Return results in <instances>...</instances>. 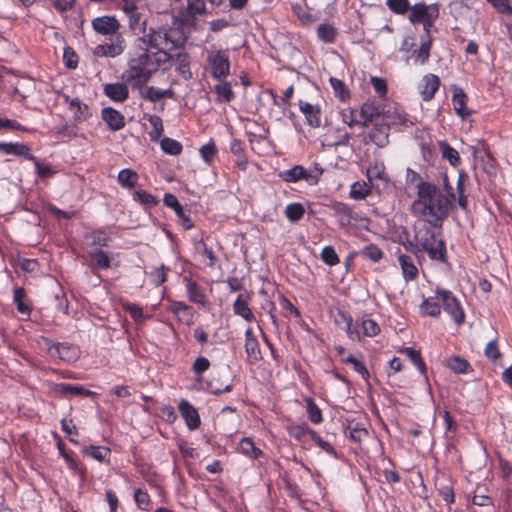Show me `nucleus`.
<instances>
[{
    "mask_svg": "<svg viewBox=\"0 0 512 512\" xmlns=\"http://www.w3.org/2000/svg\"><path fill=\"white\" fill-rule=\"evenodd\" d=\"M455 199L454 192L443 193L436 185L420 181L417 184V199L412 203V212L434 227H440L449 215Z\"/></svg>",
    "mask_w": 512,
    "mask_h": 512,
    "instance_id": "obj_1",
    "label": "nucleus"
},
{
    "mask_svg": "<svg viewBox=\"0 0 512 512\" xmlns=\"http://www.w3.org/2000/svg\"><path fill=\"white\" fill-rule=\"evenodd\" d=\"M171 60L172 55L170 53L162 51L154 52L135 41L129 53L128 80L132 81L134 85L142 86L146 84L151 76L160 68L167 69L166 64Z\"/></svg>",
    "mask_w": 512,
    "mask_h": 512,
    "instance_id": "obj_2",
    "label": "nucleus"
},
{
    "mask_svg": "<svg viewBox=\"0 0 512 512\" xmlns=\"http://www.w3.org/2000/svg\"><path fill=\"white\" fill-rule=\"evenodd\" d=\"M416 245L412 249L417 256L426 252L432 261L445 262L446 247L444 241L428 226L419 229L415 235Z\"/></svg>",
    "mask_w": 512,
    "mask_h": 512,
    "instance_id": "obj_3",
    "label": "nucleus"
},
{
    "mask_svg": "<svg viewBox=\"0 0 512 512\" xmlns=\"http://www.w3.org/2000/svg\"><path fill=\"white\" fill-rule=\"evenodd\" d=\"M140 45L151 49L154 52H168L177 47V41L172 37L171 32L163 27L144 29L143 35L138 37Z\"/></svg>",
    "mask_w": 512,
    "mask_h": 512,
    "instance_id": "obj_4",
    "label": "nucleus"
},
{
    "mask_svg": "<svg viewBox=\"0 0 512 512\" xmlns=\"http://www.w3.org/2000/svg\"><path fill=\"white\" fill-rule=\"evenodd\" d=\"M207 65L211 76L217 80L225 79L230 73V61L228 50H209Z\"/></svg>",
    "mask_w": 512,
    "mask_h": 512,
    "instance_id": "obj_5",
    "label": "nucleus"
},
{
    "mask_svg": "<svg viewBox=\"0 0 512 512\" xmlns=\"http://www.w3.org/2000/svg\"><path fill=\"white\" fill-rule=\"evenodd\" d=\"M323 170L315 167L311 170H306L301 165H296L288 170L279 172L278 177L288 183H295L300 180H305L309 185H315L318 183Z\"/></svg>",
    "mask_w": 512,
    "mask_h": 512,
    "instance_id": "obj_6",
    "label": "nucleus"
},
{
    "mask_svg": "<svg viewBox=\"0 0 512 512\" xmlns=\"http://www.w3.org/2000/svg\"><path fill=\"white\" fill-rule=\"evenodd\" d=\"M439 9L437 5L415 4L410 8L409 20L411 23H423L425 31L428 33L434 21L438 18Z\"/></svg>",
    "mask_w": 512,
    "mask_h": 512,
    "instance_id": "obj_7",
    "label": "nucleus"
},
{
    "mask_svg": "<svg viewBox=\"0 0 512 512\" xmlns=\"http://www.w3.org/2000/svg\"><path fill=\"white\" fill-rule=\"evenodd\" d=\"M436 299L441 302L444 311L451 316L457 325H460L464 322V311L461 308L459 301L451 291L437 290Z\"/></svg>",
    "mask_w": 512,
    "mask_h": 512,
    "instance_id": "obj_8",
    "label": "nucleus"
},
{
    "mask_svg": "<svg viewBox=\"0 0 512 512\" xmlns=\"http://www.w3.org/2000/svg\"><path fill=\"white\" fill-rule=\"evenodd\" d=\"M206 0H188L187 6L183 11H180V22L182 25L190 26L195 22L197 15L206 13Z\"/></svg>",
    "mask_w": 512,
    "mask_h": 512,
    "instance_id": "obj_9",
    "label": "nucleus"
},
{
    "mask_svg": "<svg viewBox=\"0 0 512 512\" xmlns=\"http://www.w3.org/2000/svg\"><path fill=\"white\" fill-rule=\"evenodd\" d=\"M124 50L125 41L121 36L117 35L110 40V43L98 45L96 47L95 53L98 56L116 57L122 54Z\"/></svg>",
    "mask_w": 512,
    "mask_h": 512,
    "instance_id": "obj_10",
    "label": "nucleus"
},
{
    "mask_svg": "<svg viewBox=\"0 0 512 512\" xmlns=\"http://www.w3.org/2000/svg\"><path fill=\"white\" fill-rule=\"evenodd\" d=\"M440 86V79L434 74L425 75L419 83V93L424 101H430Z\"/></svg>",
    "mask_w": 512,
    "mask_h": 512,
    "instance_id": "obj_11",
    "label": "nucleus"
},
{
    "mask_svg": "<svg viewBox=\"0 0 512 512\" xmlns=\"http://www.w3.org/2000/svg\"><path fill=\"white\" fill-rule=\"evenodd\" d=\"M50 353L53 356H57L59 359L73 362L79 357L78 347L68 343H57L50 348Z\"/></svg>",
    "mask_w": 512,
    "mask_h": 512,
    "instance_id": "obj_12",
    "label": "nucleus"
},
{
    "mask_svg": "<svg viewBox=\"0 0 512 512\" xmlns=\"http://www.w3.org/2000/svg\"><path fill=\"white\" fill-rule=\"evenodd\" d=\"M390 126L385 120L374 122V128L369 133L370 140L378 147H384L388 144Z\"/></svg>",
    "mask_w": 512,
    "mask_h": 512,
    "instance_id": "obj_13",
    "label": "nucleus"
},
{
    "mask_svg": "<svg viewBox=\"0 0 512 512\" xmlns=\"http://www.w3.org/2000/svg\"><path fill=\"white\" fill-rule=\"evenodd\" d=\"M0 152L8 155L23 156L27 160H35L30 148L24 143L0 142Z\"/></svg>",
    "mask_w": 512,
    "mask_h": 512,
    "instance_id": "obj_14",
    "label": "nucleus"
},
{
    "mask_svg": "<svg viewBox=\"0 0 512 512\" xmlns=\"http://www.w3.org/2000/svg\"><path fill=\"white\" fill-rule=\"evenodd\" d=\"M361 117L364 119L362 125L368 126L369 123L382 121L383 114L381 107L374 101L365 102L361 107Z\"/></svg>",
    "mask_w": 512,
    "mask_h": 512,
    "instance_id": "obj_15",
    "label": "nucleus"
},
{
    "mask_svg": "<svg viewBox=\"0 0 512 512\" xmlns=\"http://www.w3.org/2000/svg\"><path fill=\"white\" fill-rule=\"evenodd\" d=\"M179 411L189 429L194 430L199 427L201 421L197 410L187 401L182 399L179 403Z\"/></svg>",
    "mask_w": 512,
    "mask_h": 512,
    "instance_id": "obj_16",
    "label": "nucleus"
},
{
    "mask_svg": "<svg viewBox=\"0 0 512 512\" xmlns=\"http://www.w3.org/2000/svg\"><path fill=\"white\" fill-rule=\"evenodd\" d=\"M250 299L251 297L249 293L239 294L233 304L234 313L248 322H252L254 320V314L249 308Z\"/></svg>",
    "mask_w": 512,
    "mask_h": 512,
    "instance_id": "obj_17",
    "label": "nucleus"
},
{
    "mask_svg": "<svg viewBox=\"0 0 512 512\" xmlns=\"http://www.w3.org/2000/svg\"><path fill=\"white\" fill-rule=\"evenodd\" d=\"M300 111L304 114L307 123L313 127L318 128L321 126V110L319 106L312 105L308 102L299 101Z\"/></svg>",
    "mask_w": 512,
    "mask_h": 512,
    "instance_id": "obj_18",
    "label": "nucleus"
},
{
    "mask_svg": "<svg viewBox=\"0 0 512 512\" xmlns=\"http://www.w3.org/2000/svg\"><path fill=\"white\" fill-rule=\"evenodd\" d=\"M467 95L462 88L457 86L453 87V105L456 114L462 119H466L472 113L470 109L466 107Z\"/></svg>",
    "mask_w": 512,
    "mask_h": 512,
    "instance_id": "obj_19",
    "label": "nucleus"
},
{
    "mask_svg": "<svg viewBox=\"0 0 512 512\" xmlns=\"http://www.w3.org/2000/svg\"><path fill=\"white\" fill-rule=\"evenodd\" d=\"M173 65L176 66L177 71L184 79L187 80L192 77L189 56L186 52H178L175 56L172 55V60L166 64V67L169 68Z\"/></svg>",
    "mask_w": 512,
    "mask_h": 512,
    "instance_id": "obj_20",
    "label": "nucleus"
},
{
    "mask_svg": "<svg viewBox=\"0 0 512 512\" xmlns=\"http://www.w3.org/2000/svg\"><path fill=\"white\" fill-rule=\"evenodd\" d=\"M93 28L103 35L114 34L118 28L119 23L115 17L102 16L93 20Z\"/></svg>",
    "mask_w": 512,
    "mask_h": 512,
    "instance_id": "obj_21",
    "label": "nucleus"
},
{
    "mask_svg": "<svg viewBox=\"0 0 512 512\" xmlns=\"http://www.w3.org/2000/svg\"><path fill=\"white\" fill-rule=\"evenodd\" d=\"M104 94L115 102H123L128 98L129 90L124 83H110L104 86Z\"/></svg>",
    "mask_w": 512,
    "mask_h": 512,
    "instance_id": "obj_22",
    "label": "nucleus"
},
{
    "mask_svg": "<svg viewBox=\"0 0 512 512\" xmlns=\"http://www.w3.org/2000/svg\"><path fill=\"white\" fill-rule=\"evenodd\" d=\"M245 352L250 361H258L261 359V351L256 336L253 334L252 329L248 328L245 331Z\"/></svg>",
    "mask_w": 512,
    "mask_h": 512,
    "instance_id": "obj_23",
    "label": "nucleus"
},
{
    "mask_svg": "<svg viewBox=\"0 0 512 512\" xmlns=\"http://www.w3.org/2000/svg\"><path fill=\"white\" fill-rule=\"evenodd\" d=\"M54 392L62 396H84L89 397L95 395V392L85 389L80 385H71L67 383H59L54 387Z\"/></svg>",
    "mask_w": 512,
    "mask_h": 512,
    "instance_id": "obj_24",
    "label": "nucleus"
},
{
    "mask_svg": "<svg viewBox=\"0 0 512 512\" xmlns=\"http://www.w3.org/2000/svg\"><path fill=\"white\" fill-rule=\"evenodd\" d=\"M102 118L113 131H118L125 125L124 116L119 111L110 107L102 110Z\"/></svg>",
    "mask_w": 512,
    "mask_h": 512,
    "instance_id": "obj_25",
    "label": "nucleus"
},
{
    "mask_svg": "<svg viewBox=\"0 0 512 512\" xmlns=\"http://www.w3.org/2000/svg\"><path fill=\"white\" fill-rule=\"evenodd\" d=\"M398 262L402 269L403 277L406 281H412L416 279L418 275V269L410 256L400 254L398 256Z\"/></svg>",
    "mask_w": 512,
    "mask_h": 512,
    "instance_id": "obj_26",
    "label": "nucleus"
},
{
    "mask_svg": "<svg viewBox=\"0 0 512 512\" xmlns=\"http://www.w3.org/2000/svg\"><path fill=\"white\" fill-rule=\"evenodd\" d=\"M383 120L386 121V123H389L390 125H403V126H412L413 122L407 118V115L404 113H401L398 110H388L386 113L383 114Z\"/></svg>",
    "mask_w": 512,
    "mask_h": 512,
    "instance_id": "obj_27",
    "label": "nucleus"
},
{
    "mask_svg": "<svg viewBox=\"0 0 512 512\" xmlns=\"http://www.w3.org/2000/svg\"><path fill=\"white\" fill-rule=\"evenodd\" d=\"M13 301L16 304L18 312L26 315L30 314L31 306L26 300L25 290L22 287L14 288Z\"/></svg>",
    "mask_w": 512,
    "mask_h": 512,
    "instance_id": "obj_28",
    "label": "nucleus"
},
{
    "mask_svg": "<svg viewBox=\"0 0 512 512\" xmlns=\"http://www.w3.org/2000/svg\"><path fill=\"white\" fill-rule=\"evenodd\" d=\"M439 150L442 158L447 160L452 166L456 167L460 163V157L457 150L450 146L446 141L439 142Z\"/></svg>",
    "mask_w": 512,
    "mask_h": 512,
    "instance_id": "obj_29",
    "label": "nucleus"
},
{
    "mask_svg": "<svg viewBox=\"0 0 512 512\" xmlns=\"http://www.w3.org/2000/svg\"><path fill=\"white\" fill-rule=\"evenodd\" d=\"M186 288L189 300L191 302L199 304L202 307H205L207 305L205 295L202 293L201 289L195 282L187 281Z\"/></svg>",
    "mask_w": 512,
    "mask_h": 512,
    "instance_id": "obj_30",
    "label": "nucleus"
},
{
    "mask_svg": "<svg viewBox=\"0 0 512 512\" xmlns=\"http://www.w3.org/2000/svg\"><path fill=\"white\" fill-rule=\"evenodd\" d=\"M69 109L73 113L76 121H84L89 116V107L81 103L77 98L69 101Z\"/></svg>",
    "mask_w": 512,
    "mask_h": 512,
    "instance_id": "obj_31",
    "label": "nucleus"
},
{
    "mask_svg": "<svg viewBox=\"0 0 512 512\" xmlns=\"http://www.w3.org/2000/svg\"><path fill=\"white\" fill-rule=\"evenodd\" d=\"M335 215L338 217L341 225H349L352 220V210L344 203L338 202L333 206Z\"/></svg>",
    "mask_w": 512,
    "mask_h": 512,
    "instance_id": "obj_32",
    "label": "nucleus"
},
{
    "mask_svg": "<svg viewBox=\"0 0 512 512\" xmlns=\"http://www.w3.org/2000/svg\"><path fill=\"white\" fill-rule=\"evenodd\" d=\"M337 30L330 24H320L317 28V35L325 43H333L337 36Z\"/></svg>",
    "mask_w": 512,
    "mask_h": 512,
    "instance_id": "obj_33",
    "label": "nucleus"
},
{
    "mask_svg": "<svg viewBox=\"0 0 512 512\" xmlns=\"http://www.w3.org/2000/svg\"><path fill=\"white\" fill-rule=\"evenodd\" d=\"M420 309L424 315L437 317L441 313V302L437 299L434 301L433 298H428L422 302Z\"/></svg>",
    "mask_w": 512,
    "mask_h": 512,
    "instance_id": "obj_34",
    "label": "nucleus"
},
{
    "mask_svg": "<svg viewBox=\"0 0 512 512\" xmlns=\"http://www.w3.org/2000/svg\"><path fill=\"white\" fill-rule=\"evenodd\" d=\"M214 90L219 102H230L234 98V93L229 82H221L215 85Z\"/></svg>",
    "mask_w": 512,
    "mask_h": 512,
    "instance_id": "obj_35",
    "label": "nucleus"
},
{
    "mask_svg": "<svg viewBox=\"0 0 512 512\" xmlns=\"http://www.w3.org/2000/svg\"><path fill=\"white\" fill-rule=\"evenodd\" d=\"M138 180V174L132 169H123L118 174V182L127 188L135 186Z\"/></svg>",
    "mask_w": 512,
    "mask_h": 512,
    "instance_id": "obj_36",
    "label": "nucleus"
},
{
    "mask_svg": "<svg viewBox=\"0 0 512 512\" xmlns=\"http://www.w3.org/2000/svg\"><path fill=\"white\" fill-rule=\"evenodd\" d=\"M304 208L300 203L288 204L285 208V216L291 222H298L304 215Z\"/></svg>",
    "mask_w": 512,
    "mask_h": 512,
    "instance_id": "obj_37",
    "label": "nucleus"
},
{
    "mask_svg": "<svg viewBox=\"0 0 512 512\" xmlns=\"http://www.w3.org/2000/svg\"><path fill=\"white\" fill-rule=\"evenodd\" d=\"M161 149L169 155H179L182 152V145L177 140L165 137L160 142Z\"/></svg>",
    "mask_w": 512,
    "mask_h": 512,
    "instance_id": "obj_38",
    "label": "nucleus"
},
{
    "mask_svg": "<svg viewBox=\"0 0 512 512\" xmlns=\"http://www.w3.org/2000/svg\"><path fill=\"white\" fill-rule=\"evenodd\" d=\"M92 261L100 269H108L110 267V259L102 249H95L90 253Z\"/></svg>",
    "mask_w": 512,
    "mask_h": 512,
    "instance_id": "obj_39",
    "label": "nucleus"
},
{
    "mask_svg": "<svg viewBox=\"0 0 512 512\" xmlns=\"http://www.w3.org/2000/svg\"><path fill=\"white\" fill-rule=\"evenodd\" d=\"M339 316L343 318V323H344L343 329L346 331L348 337L352 340H359L360 334L356 328H353L352 317L350 315H348L346 312L341 311V310L339 311Z\"/></svg>",
    "mask_w": 512,
    "mask_h": 512,
    "instance_id": "obj_40",
    "label": "nucleus"
},
{
    "mask_svg": "<svg viewBox=\"0 0 512 512\" xmlns=\"http://www.w3.org/2000/svg\"><path fill=\"white\" fill-rule=\"evenodd\" d=\"M152 131L149 132L151 140L156 141L163 133L162 119L158 115H150L148 118Z\"/></svg>",
    "mask_w": 512,
    "mask_h": 512,
    "instance_id": "obj_41",
    "label": "nucleus"
},
{
    "mask_svg": "<svg viewBox=\"0 0 512 512\" xmlns=\"http://www.w3.org/2000/svg\"><path fill=\"white\" fill-rule=\"evenodd\" d=\"M305 402L309 420L315 424L320 423L322 421V413L314 400L312 398H306Z\"/></svg>",
    "mask_w": 512,
    "mask_h": 512,
    "instance_id": "obj_42",
    "label": "nucleus"
},
{
    "mask_svg": "<svg viewBox=\"0 0 512 512\" xmlns=\"http://www.w3.org/2000/svg\"><path fill=\"white\" fill-rule=\"evenodd\" d=\"M343 361L347 364H351L353 369L359 373L363 379H368L369 372L361 360L355 358L353 355H348Z\"/></svg>",
    "mask_w": 512,
    "mask_h": 512,
    "instance_id": "obj_43",
    "label": "nucleus"
},
{
    "mask_svg": "<svg viewBox=\"0 0 512 512\" xmlns=\"http://www.w3.org/2000/svg\"><path fill=\"white\" fill-rule=\"evenodd\" d=\"M163 202L167 207L172 208L178 217H182L184 210L177 197L171 193H166Z\"/></svg>",
    "mask_w": 512,
    "mask_h": 512,
    "instance_id": "obj_44",
    "label": "nucleus"
},
{
    "mask_svg": "<svg viewBox=\"0 0 512 512\" xmlns=\"http://www.w3.org/2000/svg\"><path fill=\"white\" fill-rule=\"evenodd\" d=\"M369 189L365 183H354L350 189V197L355 200H362L369 194Z\"/></svg>",
    "mask_w": 512,
    "mask_h": 512,
    "instance_id": "obj_45",
    "label": "nucleus"
},
{
    "mask_svg": "<svg viewBox=\"0 0 512 512\" xmlns=\"http://www.w3.org/2000/svg\"><path fill=\"white\" fill-rule=\"evenodd\" d=\"M322 261L330 266H334L339 263V257L332 246H326L321 252Z\"/></svg>",
    "mask_w": 512,
    "mask_h": 512,
    "instance_id": "obj_46",
    "label": "nucleus"
},
{
    "mask_svg": "<svg viewBox=\"0 0 512 512\" xmlns=\"http://www.w3.org/2000/svg\"><path fill=\"white\" fill-rule=\"evenodd\" d=\"M406 355L409 357V359L412 361V363L422 372L425 373L426 366L421 358V354L419 351L408 347L405 349Z\"/></svg>",
    "mask_w": 512,
    "mask_h": 512,
    "instance_id": "obj_47",
    "label": "nucleus"
},
{
    "mask_svg": "<svg viewBox=\"0 0 512 512\" xmlns=\"http://www.w3.org/2000/svg\"><path fill=\"white\" fill-rule=\"evenodd\" d=\"M387 6L397 14H404L411 8L408 0H387Z\"/></svg>",
    "mask_w": 512,
    "mask_h": 512,
    "instance_id": "obj_48",
    "label": "nucleus"
},
{
    "mask_svg": "<svg viewBox=\"0 0 512 512\" xmlns=\"http://www.w3.org/2000/svg\"><path fill=\"white\" fill-rule=\"evenodd\" d=\"M134 199L136 201H139L141 204L152 207L157 204L156 198L151 195L150 193L144 191V190H138L134 193Z\"/></svg>",
    "mask_w": 512,
    "mask_h": 512,
    "instance_id": "obj_49",
    "label": "nucleus"
},
{
    "mask_svg": "<svg viewBox=\"0 0 512 512\" xmlns=\"http://www.w3.org/2000/svg\"><path fill=\"white\" fill-rule=\"evenodd\" d=\"M167 95L171 96L172 95V91L171 90H161V89H158V88H155V87H148L146 89V97L151 102H157V101H159L160 99L164 98Z\"/></svg>",
    "mask_w": 512,
    "mask_h": 512,
    "instance_id": "obj_50",
    "label": "nucleus"
},
{
    "mask_svg": "<svg viewBox=\"0 0 512 512\" xmlns=\"http://www.w3.org/2000/svg\"><path fill=\"white\" fill-rule=\"evenodd\" d=\"M361 254L367 258V259H370L372 260L373 262H378L382 256H383V253L382 251L380 250V248H378L377 246L375 245H369L367 247H365L362 251H361Z\"/></svg>",
    "mask_w": 512,
    "mask_h": 512,
    "instance_id": "obj_51",
    "label": "nucleus"
},
{
    "mask_svg": "<svg viewBox=\"0 0 512 512\" xmlns=\"http://www.w3.org/2000/svg\"><path fill=\"white\" fill-rule=\"evenodd\" d=\"M169 269L164 265L155 268L151 273L150 277L152 278L153 283L156 286L163 284L166 281L167 271Z\"/></svg>",
    "mask_w": 512,
    "mask_h": 512,
    "instance_id": "obj_52",
    "label": "nucleus"
},
{
    "mask_svg": "<svg viewBox=\"0 0 512 512\" xmlns=\"http://www.w3.org/2000/svg\"><path fill=\"white\" fill-rule=\"evenodd\" d=\"M87 453L96 460L103 461L110 454V450L101 446H90Z\"/></svg>",
    "mask_w": 512,
    "mask_h": 512,
    "instance_id": "obj_53",
    "label": "nucleus"
},
{
    "mask_svg": "<svg viewBox=\"0 0 512 512\" xmlns=\"http://www.w3.org/2000/svg\"><path fill=\"white\" fill-rule=\"evenodd\" d=\"M330 84L335 92V94L340 97L341 99H345L349 96V92L343 83V81L337 79V78H330Z\"/></svg>",
    "mask_w": 512,
    "mask_h": 512,
    "instance_id": "obj_54",
    "label": "nucleus"
},
{
    "mask_svg": "<svg viewBox=\"0 0 512 512\" xmlns=\"http://www.w3.org/2000/svg\"><path fill=\"white\" fill-rule=\"evenodd\" d=\"M448 366L456 373H465L469 367V364L466 360L460 357H454L449 360Z\"/></svg>",
    "mask_w": 512,
    "mask_h": 512,
    "instance_id": "obj_55",
    "label": "nucleus"
},
{
    "mask_svg": "<svg viewBox=\"0 0 512 512\" xmlns=\"http://www.w3.org/2000/svg\"><path fill=\"white\" fill-rule=\"evenodd\" d=\"M363 332L368 337H374L380 332L378 324L372 319H366L362 322Z\"/></svg>",
    "mask_w": 512,
    "mask_h": 512,
    "instance_id": "obj_56",
    "label": "nucleus"
},
{
    "mask_svg": "<svg viewBox=\"0 0 512 512\" xmlns=\"http://www.w3.org/2000/svg\"><path fill=\"white\" fill-rule=\"evenodd\" d=\"M92 238V245L104 247L108 245L109 237L103 230H95L90 236Z\"/></svg>",
    "mask_w": 512,
    "mask_h": 512,
    "instance_id": "obj_57",
    "label": "nucleus"
},
{
    "mask_svg": "<svg viewBox=\"0 0 512 512\" xmlns=\"http://www.w3.org/2000/svg\"><path fill=\"white\" fill-rule=\"evenodd\" d=\"M63 60L67 68L75 69L77 67V55L70 47L64 49Z\"/></svg>",
    "mask_w": 512,
    "mask_h": 512,
    "instance_id": "obj_58",
    "label": "nucleus"
},
{
    "mask_svg": "<svg viewBox=\"0 0 512 512\" xmlns=\"http://www.w3.org/2000/svg\"><path fill=\"white\" fill-rule=\"evenodd\" d=\"M200 154L203 158V160L210 164L216 154V147L212 143H208L206 145H203L200 149Z\"/></svg>",
    "mask_w": 512,
    "mask_h": 512,
    "instance_id": "obj_59",
    "label": "nucleus"
},
{
    "mask_svg": "<svg viewBox=\"0 0 512 512\" xmlns=\"http://www.w3.org/2000/svg\"><path fill=\"white\" fill-rule=\"evenodd\" d=\"M430 48H431V41L430 40H427V41H424L421 43V46L419 48V50L417 51V60L420 61L421 64H424L428 58H429V54H430Z\"/></svg>",
    "mask_w": 512,
    "mask_h": 512,
    "instance_id": "obj_60",
    "label": "nucleus"
},
{
    "mask_svg": "<svg viewBox=\"0 0 512 512\" xmlns=\"http://www.w3.org/2000/svg\"><path fill=\"white\" fill-rule=\"evenodd\" d=\"M371 83L375 92L380 96L384 97L387 93V84L386 81L379 77H372Z\"/></svg>",
    "mask_w": 512,
    "mask_h": 512,
    "instance_id": "obj_61",
    "label": "nucleus"
},
{
    "mask_svg": "<svg viewBox=\"0 0 512 512\" xmlns=\"http://www.w3.org/2000/svg\"><path fill=\"white\" fill-rule=\"evenodd\" d=\"M311 438L315 441V443L320 446L323 450H325L327 453L334 455L335 449L333 446L328 443L327 441H324L319 435H317L316 432L310 431Z\"/></svg>",
    "mask_w": 512,
    "mask_h": 512,
    "instance_id": "obj_62",
    "label": "nucleus"
},
{
    "mask_svg": "<svg viewBox=\"0 0 512 512\" xmlns=\"http://www.w3.org/2000/svg\"><path fill=\"white\" fill-rule=\"evenodd\" d=\"M209 366H210V362L207 358L198 357L195 359V361L193 363L192 370L196 374H202L203 372L208 370Z\"/></svg>",
    "mask_w": 512,
    "mask_h": 512,
    "instance_id": "obj_63",
    "label": "nucleus"
},
{
    "mask_svg": "<svg viewBox=\"0 0 512 512\" xmlns=\"http://www.w3.org/2000/svg\"><path fill=\"white\" fill-rule=\"evenodd\" d=\"M124 308L126 311H128L130 313L131 317L136 322H141L144 320L142 309L140 307H138L137 305L128 303V304L124 305Z\"/></svg>",
    "mask_w": 512,
    "mask_h": 512,
    "instance_id": "obj_64",
    "label": "nucleus"
}]
</instances>
